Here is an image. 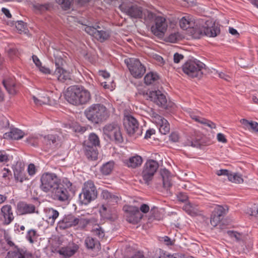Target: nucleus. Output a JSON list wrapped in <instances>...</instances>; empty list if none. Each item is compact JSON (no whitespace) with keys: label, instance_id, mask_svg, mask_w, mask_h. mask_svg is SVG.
Segmentation results:
<instances>
[{"label":"nucleus","instance_id":"nucleus-20","mask_svg":"<svg viewBox=\"0 0 258 258\" xmlns=\"http://www.w3.org/2000/svg\"><path fill=\"white\" fill-rule=\"evenodd\" d=\"M79 246L77 244L72 243L68 246L61 247L57 252L63 258H68L73 255L78 250Z\"/></svg>","mask_w":258,"mask_h":258},{"label":"nucleus","instance_id":"nucleus-42","mask_svg":"<svg viewBox=\"0 0 258 258\" xmlns=\"http://www.w3.org/2000/svg\"><path fill=\"white\" fill-rule=\"evenodd\" d=\"M38 236L35 230L31 229L28 231L26 238L31 243H33L36 240Z\"/></svg>","mask_w":258,"mask_h":258},{"label":"nucleus","instance_id":"nucleus-30","mask_svg":"<svg viewBox=\"0 0 258 258\" xmlns=\"http://www.w3.org/2000/svg\"><path fill=\"white\" fill-rule=\"evenodd\" d=\"M159 78L157 73L151 72L147 73L145 76L144 82L146 85H150L156 83L158 81Z\"/></svg>","mask_w":258,"mask_h":258},{"label":"nucleus","instance_id":"nucleus-32","mask_svg":"<svg viewBox=\"0 0 258 258\" xmlns=\"http://www.w3.org/2000/svg\"><path fill=\"white\" fill-rule=\"evenodd\" d=\"M99 145L100 141L99 137L94 133L90 134L88 137V140L85 141L84 144V145H89L94 147L99 146Z\"/></svg>","mask_w":258,"mask_h":258},{"label":"nucleus","instance_id":"nucleus-8","mask_svg":"<svg viewBox=\"0 0 258 258\" xmlns=\"http://www.w3.org/2000/svg\"><path fill=\"white\" fill-rule=\"evenodd\" d=\"M124 62L126 64L131 75L135 78H141L145 74V67L138 59L129 58L125 59Z\"/></svg>","mask_w":258,"mask_h":258},{"label":"nucleus","instance_id":"nucleus-57","mask_svg":"<svg viewBox=\"0 0 258 258\" xmlns=\"http://www.w3.org/2000/svg\"><path fill=\"white\" fill-rule=\"evenodd\" d=\"M247 213L251 216H256L258 214L257 206L254 205L252 208L248 210Z\"/></svg>","mask_w":258,"mask_h":258},{"label":"nucleus","instance_id":"nucleus-24","mask_svg":"<svg viewBox=\"0 0 258 258\" xmlns=\"http://www.w3.org/2000/svg\"><path fill=\"white\" fill-rule=\"evenodd\" d=\"M125 165L129 168H136L140 167L143 163L142 157L136 155L130 157L124 161Z\"/></svg>","mask_w":258,"mask_h":258},{"label":"nucleus","instance_id":"nucleus-2","mask_svg":"<svg viewBox=\"0 0 258 258\" xmlns=\"http://www.w3.org/2000/svg\"><path fill=\"white\" fill-rule=\"evenodd\" d=\"M87 119L93 124H99L107 120L110 112L107 107L101 103H94L88 107L84 111Z\"/></svg>","mask_w":258,"mask_h":258},{"label":"nucleus","instance_id":"nucleus-27","mask_svg":"<svg viewBox=\"0 0 258 258\" xmlns=\"http://www.w3.org/2000/svg\"><path fill=\"white\" fill-rule=\"evenodd\" d=\"M160 174L162 177L163 186L166 188L170 187L172 184L170 181V172L167 169L164 168L160 171Z\"/></svg>","mask_w":258,"mask_h":258},{"label":"nucleus","instance_id":"nucleus-36","mask_svg":"<svg viewBox=\"0 0 258 258\" xmlns=\"http://www.w3.org/2000/svg\"><path fill=\"white\" fill-rule=\"evenodd\" d=\"M85 242L86 247L88 249H92L95 247L99 248L100 246L99 241L92 237H87L85 239Z\"/></svg>","mask_w":258,"mask_h":258},{"label":"nucleus","instance_id":"nucleus-54","mask_svg":"<svg viewBox=\"0 0 258 258\" xmlns=\"http://www.w3.org/2000/svg\"><path fill=\"white\" fill-rule=\"evenodd\" d=\"M227 234L231 237H234L237 241H239L241 238V234L237 232L234 231H228Z\"/></svg>","mask_w":258,"mask_h":258},{"label":"nucleus","instance_id":"nucleus-37","mask_svg":"<svg viewBox=\"0 0 258 258\" xmlns=\"http://www.w3.org/2000/svg\"><path fill=\"white\" fill-rule=\"evenodd\" d=\"M114 165L113 161H110L104 164L101 168V173L105 175H109L112 171Z\"/></svg>","mask_w":258,"mask_h":258},{"label":"nucleus","instance_id":"nucleus-47","mask_svg":"<svg viewBox=\"0 0 258 258\" xmlns=\"http://www.w3.org/2000/svg\"><path fill=\"white\" fill-rule=\"evenodd\" d=\"M99 212L102 217L107 218L109 215L110 209L108 206L102 205L99 209Z\"/></svg>","mask_w":258,"mask_h":258},{"label":"nucleus","instance_id":"nucleus-62","mask_svg":"<svg viewBox=\"0 0 258 258\" xmlns=\"http://www.w3.org/2000/svg\"><path fill=\"white\" fill-rule=\"evenodd\" d=\"M32 60L36 67L38 69L42 65V63L39 58L35 55L32 56Z\"/></svg>","mask_w":258,"mask_h":258},{"label":"nucleus","instance_id":"nucleus-13","mask_svg":"<svg viewBox=\"0 0 258 258\" xmlns=\"http://www.w3.org/2000/svg\"><path fill=\"white\" fill-rule=\"evenodd\" d=\"M167 23L166 19L162 16H158L154 21V24L151 26V30L153 34L158 37H163L167 28Z\"/></svg>","mask_w":258,"mask_h":258},{"label":"nucleus","instance_id":"nucleus-22","mask_svg":"<svg viewBox=\"0 0 258 258\" xmlns=\"http://www.w3.org/2000/svg\"><path fill=\"white\" fill-rule=\"evenodd\" d=\"M101 197L105 200L108 205H115L117 204L120 200V197L116 194H114L108 191L107 190H103Z\"/></svg>","mask_w":258,"mask_h":258},{"label":"nucleus","instance_id":"nucleus-1","mask_svg":"<svg viewBox=\"0 0 258 258\" xmlns=\"http://www.w3.org/2000/svg\"><path fill=\"white\" fill-rule=\"evenodd\" d=\"M65 98L73 105H83L89 101L91 94L88 90L82 86H72L67 89Z\"/></svg>","mask_w":258,"mask_h":258},{"label":"nucleus","instance_id":"nucleus-64","mask_svg":"<svg viewBox=\"0 0 258 258\" xmlns=\"http://www.w3.org/2000/svg\"><path fill=\"white\" fill-rule=\"evenodd\" d=\"M183 58V56L178 53H175L173 56V60L175 63H178Z\"/></svg>","mask_w":258,"mask_h":258},{"label":"nucleus","instance_id":"nucleus-26","mask_svg":"<svg viewBox=\"0 0 258 258\" xmlns=\"http://www.w3.org/2000/svg\"><path fill=\"white\" fill-rule=\"evenodd\" d=\"M4 136L5 138H9L11 139L18 140L24 137V133L21 130L14 128H12L10 132L5 133Z\"/></svg>","mask_w":258,"mask_h":258},{"label":"nucleus","instance_id":"nucleus-50","mask_svg":"<svg viewBox=\"0 0 258 258\" xmlns=\"http://www.w3.org/2000/svg\"><path fill=\"white\" fill-rule=\"evenodd\" d=\"M26 142L33 146L38 145L37 138L33 135L28 137L26 140Z\"/></svg>","mask_w":258,"mask_h":258},{"label":"nucleus","instance_id":"nucleus-58","mask_svg":"<svg viewBox=\"0 0 258 258\" xmlns=\"http://www.w3.org/2000/svg\"><path fill=\"white\" fill-rule=\"evenodd\" d=\"M169 140L172 142H177L179 140V136L177 133H172L169 136Z\"/></svg>","mask_w":258,"mask_h":258},{"label":"nucleus","instance_id":"nucleus-56","mask_svg":"<svg viewBox=\"0 0 258 258\" xmlns=\"http://www.w3.org/2000/svg\"><path fill=\"white\" fill-rule=\"evenodd\" d=\"M27 171L30 176H33L36 173V168L34 164H30L27 168Z\"/></svg>","mask_w":258,"mask_h":258},{"label":"nucleus","instance_id":"nucleus-52","mask_svg":"<svg viewBox=\"0 0 258 258\" xmlns=\"http://www.w3.org/2000/svg\"><path fill=\"white\" fill-rule=\"evenodd\" d=\"M73 130L76 133L83 134L87 130V128L85 126H81L78 124H75L73 126Z\"/></svg>","mask_w":258,"mask_h":258},{"label":"nucleus","instance_id":"nucleus-48","mask_svg":"<svg viewBox=\"0 0 258 258\" xmlns=\"http://www.w3.org/2000/svg\"><path fill=\"white\" fill-rule=\"evenodd\" d=\"M33 100L36 105L48 104L49 103V98L45 97H42L41 99H38L36 97L33 96Z\"/></svg>","mask_w":258,"mask_h":258},{"label":"nucleus","instance_id":"nucleus-60","mask_svg":"<svg viewBox=\"0 0 258 258\" xmlns=\"http://www.w3.org/2000/svg\"><path fill=\"white\" fill-rule=\"evenodd\" d=\"M177 198L179 201H181L182 202H185L188 199V197L186 194L183 192L179 193L177 195Z\"/></svg>","mask_w":258,"mask_h":258},{"label":"nucleus","instance_id":"nucleus-40","mask_svg":"<svg viewBox=\"0 0 258 258\" xmlns=\"http://www.w3.org/2000/svg\"><path fill=\"white\" fill-rule=\"evenodd\" d=\"M92 234L99 238H102L104 236V230L98 224L95 225L91 230Z\"/></svg>","mask_w":258,"mask_h":258},{"label":"nucleus","instance_id":"nucleus-55","mask_svg":"<svg viewBox=\"0 0 258 258\" xmlns=\"http://www.w3.org/2000/svg\"><path fill=\"white\" fill-rule=\"evenodd\" d=\"M230 171L227 169H220L217 170L216 174L218 176H226L228 178L229 177Z\"/></svg>","mask_w":258,"mask_h":258},{"label":"nucleus","instance_id":"nucleus-63","mask_svg":"<svg viewBox=\"0 0 258 258\" xmlns=\"http://www.w3.org/2000/svg\"><path fill=\"white\" fill-rule=\"evenodd\" d=\"M155 134V130L153 128H149L148 130L144 136V138L148 139L151 138V136Z\"/></svg>","mask_w":258,"mask_h":258},{"label":"nucleus","instance_id":"nucleus-51","mask_svg":"<svg viewBox=\"0 0 258 258\" xmlns=\"http://www.w3.org/2000/svg\"><path fill=\"white\" fill-rule=\"evenodd\" d=\"M201 123L207 126H208L211 129L215 128L216 127V125L214 122H212V121H211L210 120L207 119L205 118H204L201 120Z\"/></svg>","mask_w":258,"mask_h":258},{"label":"nucleus","instance_id":"nucleus-15","mask_svg":"<svg viewBox=\"0 0 258 258\" xmlns=\"http://www.w3.org/2000/svg\"><path fill=\"white\" fill-rule=\"evenodd\" d=\"M120 11L131 18H141L143 17V11L141 7L137 5L128 6L124 3H122L119 6Z\"/></svg>","mask_w":258,"mask_h":258},{"label":"nucleus","instance_id":"nucleus-9","mask_svg":"<svg viewBox=\"0 0 258 258\" xmlns=\"http://www.w3.org/2000/svg\"><path fill=\"white\" fill-rule=\"evenodd\" d=\"M104 134L111 141L117 143H122V137L119 126L116 123L106 124L103 128Z\"/></svg>","mask_w":258,"mask_h":258},{"label":"nucleus","instance_id":"nucleus-53","mask_svg":"<svg viewBox=\"0 0 258 258\" xmlns=\"http://www.w3.org/2000/svg\"><path fill=\"white\" fill-rule=\"evenodd\" d=\"M102 86L106 89H109L110 91H112L114 90L115 85L114 84L113 81H111V82H103L101 83Z\"/></svg>","mask_w":258,"mask_h":258},{"label":"nucleus","instance_id":"nucleus-4","mask_svg":"<svg viewBox=\"0 0 258 258\" xmlns=\"http://www.w3.org/2000/svg\"><path fill=\"white\" fill-rule=\"evenodd\" d=\"M93 182L88 180L85 182L82 191L79 195L82 204L87 205L97 197V193Z\"/></svg>","mask_w":258,"mask_h":258},{"label":"nucleus","instance_id":"nucleus-19","mask_svg":"<svg viewBox=\"0 0 258 258\" xmlns=\"http://www.w3.org/2000/svg\"><path fill=\"white\" fill-rule=\"evenodd\" d=\"M75 216L73 214L65 215L58 222L57 227L64 230L74 227Z\"/></svg>","mask_w":258,"mask_h":258},{"label":"nucleus","instance_id":"nucleus-45","mask_svg":"<svg viewBox=\"0 0 258 258\" xmlns=\"http://www.w3.org/2000/svg\"><path fill=\"white\" fill-rule=\"evenodd\" d=\"M97 29V25H95V26H88L86 25H84V28L83 29L88 34L94 37V35L95 32H96V30Z\"/></svg>","mask_w":258,"mask_h":258},{"label":"nucleus","instance_id":"nucleus-12","mask_svg":"<svg viewBox=\"0 0 258 258\" xmlns=\"http://www.w3.org/2000/svg\"><path fill=\"white\" fill-rule=\"evenodd\" d=\"M203 22H204V24L200 30L201 34L210 37H214L220 33V27L214 23L212 20L208 19L204 21L202 20V23Z\"/></svg>","mask_w":258,"mask_h":258},{"label":"nucleus","instance_id":"nucleus-28","mask_svg":"<svg viewBox=\"0 0 258 258\" xmlns=\"http://www.w3.org/2000/svg\"><path fill=\"white\" fill-rule=\"evenodd\" d=\"M85 149V154L88 159L91 160H95L97 159L98 153L97 150L94 147L89 145H84Z\"/></svg>","mask_w":258,"mask_h":258},{"label":"nucleus","instance_id":"nucleus-29","mask_svg":"<svg viewBox=\"0 0 258 258\" xmlns=\"http://www.w3.org/2000/svg\"><path fill=\"white\" fill-rule=\"evenodd\" d=\"M90 223L88 219L81 217H76L75 219L74 227L77 226V228L80 230L84 229Z\"/></svg>","mask_w":258,"mask_h":258},{"label":"nucleus","instance_id":"nucleus-11","mask_svg":"<svg viewBox=\"0 0 258 258\" xmlns=\"http://www.w3.org/2000/svg\"><path fill=\"white\" fill-rule=\"evenodd\" d=\"M123 210L125 213L126 221L130 223L137 224L143 217V215L136 206L125 205L123 207Z\"/></svg>","mask_w":258,"mask_h":258},{"label":"nucleus","instance_id":"nucleus-61","mask_svg":"<svg viewBox=\"0 0 258 258\" xmlns=\"http://www.w3.org/2000/svg\"><path fill=\"white\" fill-rule=\"evenodd\" d=\"M16 28L19 32L23 31L24 29V23L22 21H18L15 24Z\"/></svg>","mask_w":258,"mask_h":258},{"label":"nucleus","instance_id":"nucleus-3","mask_svg":"<svg viewBox=\"0 0 258 258\" xmlns=\"http://www.w3.org/2000/svg\"><path fill=\"white\" fill-rule=\"evenodd\" d=\"M40 186L42 190L45 192L51 191L56 186L60 184V180L54 173L46 172L43 173L40 179Z\"/></svg>","mask_w":258,"mask_h":258},{"label":"nucleus","instance_id":"nucleus-16","mask_svg":"<svg viewBox=\"0 0 258 258\" xmlns=\"http://www.w3.org/2000/svg\"><path fill=\"white\" fill-rule=\"evenodd\" d=\"M151 101H153L159 106L165 107L167 106L166 96L159 90L150 91L147 93Z\"/></svg>","mask_w":258,"mask_h":258},{"label":"nucleus","instance_id":"nucleus-10","mask_svg":"<svg viewBox=\"0 0 258 258\" xmlns=\"http://www.w3.org/2000/svg\"><path fill=\"white\" fill-rule=\"evenodd\" d=\"M159 167L158 163L154 160H148L144 165L142 176L146 183L148 184Z\"/></svg>","mask_w":258,"mask_h":258},{"label":"nucleus","instance_id":"nucleus-31","mask_svg":"<svg viewBox=\"0 0 258 258\" xmlns=\"http://www.w3.org/2000/svg\"><path fill=\"white\" fill-rule=\"evenodd\" d=\"M100 29V27L97 25V29L94 37L98 40L102 41L107 39L110 36V34L108 31L101 30Z\"/></svg>","mask_w":258,"mask_h":258},{"label":"nucleus","instance_id":"nucleus-21","mask_svg":"<svg viewBox=\"0 0 258 258\" xmlns=\"http://www.w3.org/2000/svg\"><path fill=\"white\" fill-rule=\"evenodd\" d=\"M44 213L46 222L51 226L53 225L59 216L58 211L52 208H46L44 209Z\"/></svg>","mask_w":258,"mask_h":258},{"label":"nucleus","instance_id":"nucleus-39","mask_svg":"<svg viewBox=\"0 0 258 258\" xmlns=\"http://www.w3.org/2000/svg\"><path fill=\"white\" fill-rule=\"evenodd\" d=\"M143 16H144V19L145 22L147 24L154 22L158 17L155 13L148 10L143 12Z\"/></svg>","mask_w":258,"mask_h":258},{"label":"nucleus","instance_id":"nucleus-6","mask_svg":"<svg viewBox=\"0 0 258 258\" xmlns=\"http://www.w3.org/2000/svg\"><path fill=\"white\" fill-rule=\"evenodd\" d=\"M146 111L152 117V121L156 124L161 134L166 135L169 132L170 125L166 119L156 113L152 108H147Z\"/></svg>","mask_w":258,"mask_h":258},{"label":"nucleus","instance_id":"nucleus-46","mask_svg":"<svg viewBox=\"0 0 258 258\" xmlns=\"http://www.w3.org/2000/svg\"><path fill=\"white\" fill-rule=\"evenodd\" d=\"M44 142L49 145L51 144H53L56 142V136L53 135H48L47 136H45L43 138Z\"/></svg>","mask_w":258,"mask_h":258},{"label":"nucleus","instance_id":"nucleus-33","mask_svg":"<svg viewBox=\"0 0 258 258\" xmlns=\"http://www.w3.org/2000/svg\"><path fill=\"white\" fill-rule=\"evenodd\" d=\"M183 209L189 215L195 216L199 214V212L196 206L191 204L190 203L185 204L183 207Z\"/></svg>","mask_w":258,"mask_h":258},{"label":"nucleus","instance_id":"nucleus-23","mask_svg":"<svg viewBox=\"0 0 258 258\" xmlns=\"http://www.w3.org/2000/svg\"><path fill=\"white\" fill-rule=\"evenodd\" d=\"M31 253L22 248H16L9 251L7 253V258H31Z\"/></svg>","mask_w":258,"mask_h":258},{"label":"nucleus","instance_id":"nucleus-18","mask_svg":"<svg viewBox=\"0 0 258 258\" xmlns=\"http://www.w3.org/2000/svg\"><path fill=\"white\" fill-rule=\"evenodd\" d=\"M17 211L19 215L31 214L33 213L38 214V210L35 205L32 204L21 202L17 204Z\"/></svg>","mask_w":258,"mask_h":258},{"label":"nucleus","instance_id":"nucleus-25","mask_svg":"<svg viewBox=\"0 0 258 258\" xmlns=\"http://www.w3.org/2000/svg\"><path fill=\"white\" fill-rule=\"evenodd\" d=\"M1 212L4 218L5 223L9 224L14 219V216L10 205H5L1 208Z\"/></svg>","mask_w":258,"mask_h":258},{"label":"nucleus","instance_id":"nucleus-49","mask_svg":"<svg viewBox=\"0 0 258 258\" xmlns=\"http://www.w3.org/2000/svg\"><path fill=\"white\" fill-rule=\"evenodd\" d=\"M221 220V218L215 215L213 213L212 214L211 216L210 223L213 226L215 227L217 226Z\"/></svg>","mask_w":258,"mask_h":258},{"label":"nucleus","instance_id":"nucleus-5","mask_svg":"<svg viewBox=\"0 0 258 258\" xmlns=\"http://www.w3.org/2000/svg\"><path fill=\"white\" fill-rule=\"evenodd\" d=\"M205 66L199 60H189L182 66V71L190 77H201L203 75L202 69Z\"/></svg>","mask_w":258,"mask_h":258},{"label":"nucleus","instance_id":"nucleus-14","mask_svg":"<svg viewBox=\"0 0 258 258\" xmlns=\"http://www.w3.org/2000/svg\"><path fill=\"white\" fill-rule=\"evenodd\" d=\"M55 70L54 75L57 78L58 80L63 82L70 79V73L67 70L63 69V67L65 61L61 57H55Z\"/></svg>","mask_w":258,"mask_h":258},{"label":"nucleus","instance_id":"nucleus-43","mask_svg":"<svg viewBox=\"0 0 258 258\" xmlns=\"http://www.w3.org/2000/svg\"><path fill=\"white\" fill-rule=\"evenodd\" d=\"M190 117L196 121L201 123V120L204 118L201 117V112L198 110H189L188 112Z\"/></svg>","mask_w":258,"mask_h":258},{"label":"nucleus","instance_id":"nucleus-41","mask_svg":"<svg viewBox=\"0 0 258 258\" xmlns=\"http://www.w3.org/2000/svg\"><path fill=\"white\" fill-rule=\"evenodd\" d=\"M56 2L64 11L70 10L74 0H55Z\"/></svg>","mask_w":258,"mask_h":258},{"label":"nucleus","instance_id":"nucleus-7","mask_svg":"<svg viewBox=\"0 0 258 258\" xmlns=\"http://www.w3.org/2000/svg\"><path fill=\"white\" fill-rule=\"evenodd\" d=\"M123 124L127 134L135 138H137L142 134V130L139 127L137 120L131 115H125L124 118Z\"/></svg>","mask_w":258,"mask_h":258},{"label":"nucleus","instance_id":"nucleus-59","mask_svg":"<svg viewBox=\"0 0 258 258\" xmlns=\"http://www.w3.org/2000/svg\"><path fill=\"white\" fill-rule=\"evenodd\" d=\"M38 69L41 73L45 75L50 74L51 73V70L48 68L43 66L42 65H41Z\"/></svg>","mask_w":258,"mask_h":258},{"label":"nucleus","instance_id":"nucleus-38","mask_svg":"<svg viewBox=\"0 0 258 258\" xmlns=\"http://www.w3.org/2000/svg\"><path fill=\"white\" fill-rule=\"evenodd\" d=\"M228 180L235 183H241L243 182L242 175L239 173L230 171L228 177Z\"/></svg>","mask_w":258,"mask_h":258},{"label":"nucleus","instance_id":"nucleus-34","mask_svg":"<svg viewBox=\"0 0 258 258\" xmlns=\"http://www.w3.org/2000/svg\"><path fill=\"white\" fill-rule=\"evenodd\" d=\"M194 22L189 16L183 17L179 21L180 27L183 30H186L188 28L193 27Z\"/></svg>","mask_w":258,"mask_h":258},{"label":"nucleus","instance_id":"nucleus-44","mask_svg":"<svg viewBox=\"0 0 258 258\" xmlns=\"http://www.w3.org/2000/svg\"><path fill=\"white\" fill-rule=\"evenodd\" d=\"M14 176L16 180L20 181V182H23L24 181L28 179L26 177V175L24 173L17 170L14 171Z\"/></svg>","mask_w":258,"mask_h":258},{"label":"nucleus","instance_id":"nucleus-17","mask_svg":"<svg viewBox=\"0 0 258 258\" xmlns=\"http://www.w3.org/2000/svg\"><path fill=\"white\" fill-rule=\"evenodd\" d=\"M51 197L54 200L60 202L67 201L69 197V194L66 188L60 186V184L56 186L51 191Z\"/></svg>","mask_w":258,"mask_h":258},{"label":"nucleus","instance_id":"nucleus-35","mask_svg":"<svg viewBox=\"0 0 258 258\" xmlns=\"http://www.w3.org/2000/svg\"><path fill=\"white\" fill-rule=\"evenodd\" d=\"M228 210V209L226 206L216 205L212 213L222 219L224 215L227 213Z\"/></svg>","mask_w":258,"mask_h":258}]
</instances>
